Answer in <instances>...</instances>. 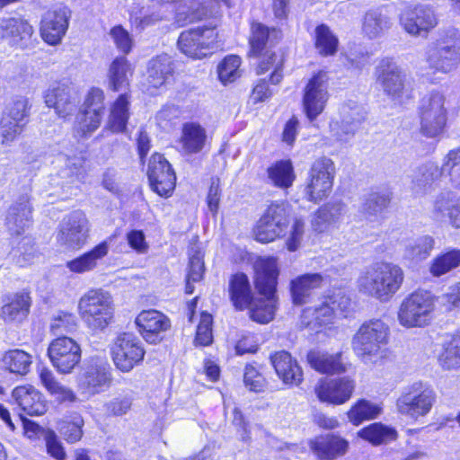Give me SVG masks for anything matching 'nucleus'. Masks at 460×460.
Here are the masks:
<instances>
[{
	"mask_svg": "<svg viewBox=\"0 0 460 460\" xmlns=\"http://www.w3.org/2000/svg\"><path fill=\"white\" fill-rule=\"evenodd\" d=\"M84 424V421L80 414L72 413L58 423V429L68 443H75L82 438Z\"/></svg>",
	"mask_w": 460,
	"mask_h": 460,
	"instance_id": "nucleus-49",
	"label": "nucleus"
},
{
	"mask_svg": "<svg viewBox=\"0 0 460 460\" xmlns=\"http://www.w3.org/2000/svg\"><path fill=\"white\" fill-rule=\"evenodd\" d=\"M427 67L432 73L447 74L460 63V30L449 28L430 45L426 54Z\"/></svg>",
	"mask_w": 460,
	"mask_h": 460,
	"instance_id": "nucleus-4",
	"label": "nucleus"
},
{
	"mask_svg": "<svg viewBox=\"0 0 460 460\" xmlns=\"http://www.w3.org/2000/svg\"><path fill=\"white\" fill-rule=\"evenodd\" d=\"M3 364L10 372L25 375L31 365V356L22 349H12L4 353Z\"/></svg>",
	"mask_w": 460,
	"mask_h": 460,
	"instance_id": "nucleus-47",
	"label": "nucleus"
},
{
	"mask_svg": "<svg viewBox=\"0 0 460 460\" xmlns=\"http://www.w3.org/2000/svg\"><path fill=\"white\" fill-rule=\"evenodd\" d=\"M335 173V166L331 158L322 156L317 158L312 164L309 176L315 178H323L333 181Z\"/></svg>",
	"mask_w": 460,
	"mask_h": 460,
	"instance_id": "nucleus-60",
	"label": "nucleus"
},
{
	"mask_svg": "<svg viewBox=\"0 0 460 460\" xmlns=\"http://www.w3.org/2000/svg\"><path fill=\"white\" fill-rule=\"evenodd\" d=\"M31 104L26 97L19 96L10 103L4 118H8L20 124L26 125L30 115Z\"/></svg>",
	"mask_w": 460,
	"mask_h": 460,
	"instance_id": "nucleus-56",
	"label": "nucleus"
},
{
	"mask_svg": "<svg viewBox=\"0 0 460 460\" xmlns=\"http://www.w3.org/2000/svg\"><path fill=\"white\" fill-rule=\"evenodd\" d=\"M245 386L252 392L260 393L266 386V380L252 366H246L243 374Z\"/></svg>",
	"mask_w": 460,
	"mask_h": 460,
	"instance_id": "nucleus-63",
	"label": "nucleus"
},
{
	"mask_svg": "<svg viewBox=\"0 0 460 460\" xmlns=\"http://www.w3.org/2000/svg\"><path fill=\"white\" fill-rule=\"evenodd\" d=\"M31 218V208L29 197L21 196L10 206L5 217V226L11 234L19 235L30 225Z\"/></svg>",
	"mask_w": 460,
	"mask_h": 460,
	"instance_id": "nucleus-26",
	"label": "nucleus"
},
{
	"mask_svg": "<svg viewBox=\"0 0 460 460\" xmlns=\"http://www.w3.org/2000/svg\"><path fill=\"white\" fill-rule=\"evenodd\" d=\"M390 203V197L385 193L372 192L365 199L361 212L370 221L376 220Z\"/></svg>",
	"mask_w": 460,
	"mask_h": 460,
	"instance_id": "nucleus-48",
	"label": "nucleus"
},
{
	"mask_svg": "<svg viewBox=\"0 0 460 460\" xmlns=\"http://www.w3.org/2000/svg\"><path fill=\"white\" fill-rule=\"evenodd\" d=\"M112 361L121 372H129L144 358L146 351L139 339L131 332L119 334L111 346Z\"/></svg>",
	"mask_w": 460,
	"mask_h": 460,
	"instance_id": "nucleus-10",
	"label": "nucleus"
},
{
	"mask_svg": "<svg viewBox=\"0 0 460 460\" xmlns=\"http://www.w3.org/2000/svg\"><path fill=\"white\" fill-rule=\"evenodd\" d=\"M433 245L434 241L430 236H420L406 245L404 257L410 261H423L429 256Z\"/></svg>",
	"mask_w": 460,
	"mask_h": 460,
	"instance_id": "nucleus-52",
	"label": "nucleus"
},
{
	"mask_svg": "<svg viewBox=\"0 0 460 460\" xmlns=\"http://www.w3.org/2000/svg\"><path fill=\"white\" fill-rule=\"evenodd\" d=\"M217 38V33L214 28L198 27L181 33L178 39V48L186 56L200 59L218 48Z\"/></svg>",
	"mask_w": 460,
	"mask_h": 460,
	"instance_id": "nucleus-11",
	"label": "nucleus"
},
{
	"mask_svg": "<svg viewBox=\"0 0 460 460\" xmlns=\"http://www.w3.org/2000/svg\"><path fill=\"white\" fill-rule=\"evenodd\" d=\"M212 323L213 318L210 314H201L195 339L199 344L208 346L212 342Z\"/></svg>",
	"mask_w": 460,
	"mask_h": 460,
	"instance_id": "nucleus-61",
	"label": "nucleus"
},
{
	"mask_svg": "<svg viewBox=\"0 0 460 460\" xmlns=\"http://www.w3.org/2000/svg\"><path fill=\"white\" fill-rule=\"evenodd\" d=\"M401 25L411 35H420L437 26L435 12L426 5H417L404 10L400 17Z\"/></svg>",
	"mask_w": 460,
	"mask_h": 460,
	"instance_id": "nucleus-20",
	"label": "nucleus"
},
{
	"mask_svg": "<svg viewBox=\"0 0 460 460\" xmlns=\"http://www.w3.org/2000/svg\"><path fill=\"white\" fill-rule=\"evenodd\" d=\"M206 138V130L199 124L189 122L183 125L181 144L186 154L200 152L204 147Z\"/></svg>",
	"mask_w": 460,
	"mask_h": 460,
	"instance_id": "nucleus-34",
	"label": "nucleus"
},
{
	"mask_svg": "<svg viewBox=\"0 0 460 460\" xmlns=\"http://www.w3.org/2000/svg\"><path fill=\"white\" fill-rule=\"evenodd\" d=\"M314 34V45L322 56H332L336 53L338 39L327 25H318L315 28Z\"/></svg>",
	"mask_w": 460,
	"mask_h": 460,
	"instance_id": "nucleus-50",
	"label": "nucleus"
},
{
	"mask_svg": "<svg viewBox=\"0 0 460 460\" xmlns=\"http://www.w3.org/2000/svg\"><path fill=\"white\" fill-rule=\"evenodd\" d=\"M111 383V366L105 358H91L79 379V387L87 396L103 392Z\"/></svg>",
	"mask_w": 460,
	"mask_h": 460,
	"instance_id": "nucleus-12",
	"label": "nucleus"
},
{
	"mask_svg": "<svg viewBox=\"0 0 460 460\" xmlns=\"http://www.w3.org/2000/svg\"><path fill=\"white\" fill-rule=\"evenodd\" d=\"M109 252V244L102 242L93 247L91 251L66 262V267L75 273H84L91 271L97 267L98 261L104 258Z\"/></svg>",
	"mask_w": 460,
	"mask_h": 460,
	"instance_id": "nucleus-32",
	"label": "nucleus"
},
{
	"mask_svg": "<svg viewBox=\"0 0 460 460\" xmlns=\"http://www.w3.org/2000/svg\"><path fill=\"white\" fill-rule=\"evenodd\" d=\"M173 63L167 54L152 58L147 66V82L149 86L159 88L172 75Z\"/></svg>",
	"mask_w": 460,
	"mask_h": 460,
	"instance_id": "nucleus-30",
	"label": "nucleus"
},
{
	"mask_svg": "<svg viewBox=\"0 0 460 460\" xmlns=\"http://www.w3.org/2000/svg\"><path fill=\"white\" fill-rule=\"evenodd\" d=\"M48 355L60 373L68 374L81 360V348L73 339L61 336L49 344Z\"/></svg>",
	"mask_w": 460,
	"mask_h": 460,
	"instance_id": "nucleus-16",
	"label": "nucleus"
},
{
	"mask_svg": "<svg viewBox=\"0 0 460 460\" xmlns=\"http://www.w3.org/2000/svg\"><path fill=\"white\" fill-rule=\"evenodd\" d=\"M270 361L284 384L297 386L302 383L303 371L290 353L285 350L278 351L270 356Z\"/></svg>",
	"mask_w": 460,
	"mask_h": 460,
	"instance_id": "nucleus-25",
	"label": "nucleus"
},
{
	"mask_svg": "<svg viewBox=\"0 0 460 460\" xmlns=\"http://www.w3.org/2000/svg\"><path fill=\"white\" fill-rule=\"evenodd\" d=\"M323 277L320 273H307L296 277L290 282L292 301L302 305L311 300L314 291L323 285Z\"/></svg>",
	"mask_w": 460,
	"mask_h": 460,
	"instance_id": "nucleus-27",
	"label": "nucleus"
},
{
	"mask_svg": "<svg viewBox=\"0 0 460 460\" xmlns=\"http://www.w3.org/2000/svg\"><path fill=\"white\" fill-rule=\"evenodd\" d=\"M80 316L92 331H102L113 318L112 298L102 289L88 290L78 302Z\"/></svg>",
	"mask_w": 460,
	"mask_h": 460,
	"instance_id": "nucleus-5",
	"label": "nucleus"
},
{
	"mask_svg": "<svg viewBox=\"0 0 460 460\" xmlns=\"http://www.w3.org/2000/svg\"><path fill=\"white\" fill-rule=\"evenodd\" d=\"M435 401L434 390L422 382H416L404 389L396 406L400 413L418 418L428 414Z\"/></svg>",
	"mask_w": 460,
	"mask_h": 460,
	"instance_id": "nucleus-9",
	"label": "nucleus"
},
{
	"mask_svg": "<svg viewBox=\"0 0 460 460\" xmlns=\"http://www.w3.org/2000/svg\"><path fill=\"white\" fill-rule=\"evenodd\" d=\"M241 59L237 56H228L218 65V77L223 84L234 82L240 76Z\"/></svg>",
	"mask_w": 460,
	"mask_h": 460,
	"instance_id": "nucleus-58",
	"label": "nucleus"
},
{
	"mask_svg": "<svg viewBox=\"0 0 460 460\" xmlns=\"http://www.w3.org/2000/svg\"><path fill=\"white\" fill-rule=\"evenodd\" d=\"M346 211V205L341 201H333L321 207L313 220V225L317 231H323L325 225L339 221Z\"/></svg>",
	"mask_w": 460,
	"mask_h": 460,
	"instance_id": "nucleus-42",
	"label": "nucleus"
},
{
	"mask_svg": "<svg viewBox=\"0 0 460 460\" xmlns=\"http://www.w3.org/2000/svg\"><path fill=\"white\" fill-rule=\"evenodd\" d=\"M147 176L152 190L161 197L172 193L176 176L169 162L160 154H154L148 164Z\"/></svg>",
	"mask_w": 460,
	"mask_h": 460,
	"instance_id": "nucleus-17",
	"label": "nucleus"
},
{
	"mask_svg": "<svg viewBox=\"0 0 460 460\" xmlns=\"http://www.w3.org/2000/svg\"><path fill=\"white\" fill-rule=\"evenodd\" d=\"M13 396L21 410L27 415L40 416L47 411L42 394L32 386L16 387L13 392Z\"/></svg>",
	"mask_w": 460,
	"mask_h": 460,
	"instance_id": "nucleus-28",
	"label": "nucleus"
},
{
	"mask_svg": "<svg viewBox=\"0 0 460 460\" xmlns=\"http://www.w3.org/2000/svg\"><path fill=\"white\" fill-rule=\"evenodd\" d=\"M104 93L100 88H93L84 101V109L89 112L87 118L91 119L90 124L84 125V130L97 129L100 127L104 113Z\"/></svg>",
	"mask_w": 460,
	"mask_h": 460,
	"instance_id": "nucleus-38",
	"label": "nucleus"
},
{
	"mask_svg": "<svg viewBox=\"0 0 460 460\" xmlns=\"http://www.w3.org/2000/svg\"><path fill=\"white\" fill-rule=\"evenodd\" d=\"M460 266V250H451L433 259L429 268L434 277H440Z\"/></svg>",
	"mask_w": 460,
	"mask_h": 460,
	"instance_id": "nucleus-51",
	"label": "nucleus"
},
{
	"mask_svg": "<svg viewBox=\"0 0 460 460\" xmlns=\"http://www.w3.org/2000/svg\"><path fill=\"white\" fill-rule=\"evenodd\" d=\"M135 323L143 338L149 343L161 341L160 333L171 326L169 318L157 310L142 311L136 318Z\"/></svg>",
	"mask_w": 460,
	"mask_h": 460,
	"instance_id": "nucleus-22",
	"label": "nucleus"
},
{
	"mask_svg": "<svg viewBox=\"0 0 460 460\" xmlns=\"http://www.w3.org/2000/svg\"><path fill=\"white\" fill-rule=\"evenodd\" d=\"M354 113L357 115L354 121H350L349 114L344 112V119L330 122V131L335 140L346 142L355 134L358 125L363 121V116L359 110H356Z\"/></svg>",
	"mask_w": 460,
	"mask_h": 460,
	"instance_id": "nucleus-44",
	"label": "nucleus"
},
{
	"mask_svg": "<svg viewBox=\"0 0 460 460\" xmlns=\"http://www.w3.org/2000/svg\"><path fill=\"white\" fill-rule=\"evenodd\" d=\"M128 97L126 93L120 94L111 109L108 119L109 128L115 133L124 132L129 118Z\"/></svg>",
	"mask_w": 460,
	"mask_h": 460,
	"instance_id": "nucleus-41",
	"label": "nucleus"
},
{
	"mask_svg": "<svg viewBox=\"0 0 460 460\" xmlns=\"http://www.w3.org/2000/svg\"><path fill=\"white\" fill-rule=\"evenodd\" d=\"M89 221L81 210L66 215L59 224L57 241L60 245L77 249L83 246L88 237Z\"/></svg>",
	"mask_w": 460,
	"mask_h": 460,
	"instance_id": "nucleus-13",
	"label": "nucleus"
},
{
	"mask_svg": "<svg viewBox=\"0 0 460 460\" xmlns=\"http://www.w3.org/2000/svg\"><path fill=\"white\" fill-rule=\"evenodd\" d=\"M77 325V318L74 314L61 311L52 318L50 331L54 335L61 337L64 333L75 332Z\"/></svg>",
	"mask_w": 460,
	"mask_h": 460,
	"instance_id": "nucleus-54",
	"label": "nucleus"
},
{
	"mask_svg": "<svg viewBox=\"0 0 460 460\" xmlns=\"http://www.w3.org/2000/svg\"><path fill=\"white\" fill-rule=\"evenodd\" d=\"M404 279L402 269L394 263L378 261L367 267L358 277V289L382 302L389 301Z\"/></svg>",
	"mask_w": 460,
	"mask_h": 460,
	"instance_id": "nucleus-2",
	"label": "nucleus"
},
{
	"mask_svg": "<svg viewBox=\"0 0 460 460\" xmlns=\"http://www.w3.org/2000/svg\"><path fill=\"white\" fill-rule=\"evenodd\" d=\"M293 219L292 207L287 202H273L268 206L254 230L261 243H270L285 236Z\"/></svg>",
	"mask_w": 460,
	"mask_h": 460,
	"instance_id": "nucleus-6",
	"label": "nucleus"
},
{
	"mask_svg": "<svg viewBox=\"0 0 460 460\" xmlns=\"http://www.w3.org/2000/svg\"><path fill=\"white\" fill-rule=\"evenodd\" d=\"M390 25L387 16L377 10H371L365 14L362 30L369 39H376L388 30Z\"/></svg>",
	"mask_w": 460,
	"mask_h": 460,
	"instance_id": "nucleus-46",
	"label": "nucleus"
},
{
	"mask_svg": "<svg viewBox=\"0 0 460 460\" xmlns=\"http://www.w3.org/2000/svg\"><path fill=\"white\" fill-rule=\"evenodd\" d=\"M133 68L125 57L116 58L108 71L109 86L115 92L128 88Z\"/></svg>",
	"mask_w": 460,
	"mask_h": 460,
	"instance_id": "nucleus-33",
	"label": "nucleus"
},
{
	"mask_svg": "<svg viewBox=\"0 0 460 460\" xmlns=\"http://www.w3.org/2000/svg\"><path fill=\"white\" fill-rule=\"evenodd\" d=\"M420 133L430 138L438 137L444 134L447 110L446 97L440 93H432L429 98L422 101L420 108Z\"/></svg>",
	"mask_w": 460,
	"mask_h": 460,
	"instance_id": "nucleus-8",
	"label": "nucleus"
},
{
	"mask_svg": "<svg viewBox=\"0 0 460 460\" xmlns=\"http://www.w3.org/2000/svg\"><path fill=\"white\" fill-rule=\"evenodd\" d=\"M333 181L321 178L310 177L307 182L305 193L307 199L314 202H319L325 199L332 189Z\"/></svg>",
	"mask_w": 460,
	"mask_h": 460,
	"instance_id": "nucleus-53",
	"label": "nucleus"
},
{
	"mask_svg": "<svg viewBox=\"0 0 460 460\" xmlns=\"http://www.w3.org/2000/svg\"><path fill=\"white\" fill-rule=\"evenodd\" d=\"M383 411L380 404L366 399L358 400L347 412L348 419L355 426L365 420L376 419Z\"/></svg>",
	"mask_w": 460,
	"mask_h": 460,
	"instance_id": "nucleus-40",
	"label": "nucleus"
},
{
	"mask_svg": "<svg viewBox=\"0 0 460 460\" xmlns=\"http://www.w3.org/2000/svg\"><path fill=\"white\" fill-rule=\"evenodd\" d=\"M284 57L281 53L266 51L257 67V74L262 75L270 72V81L272 84H278L283 78L282 68Z\"/></svg>",
	"mask_w": 460,
	"mask_h": 460,
	"instance_id": "nucleus-45",
	"label": "nucleus"
},
{
	"mask_svg": "<svg viewBox=\"0 0 460 460\" xmlns=\"http://www.w3.org/2000/svg\"><path fill=\"white\" fill-rule=\"evenodd\" d=\"M38 373L42 385L51 395L55 396L58 401L74 402L75 400V394L74 392L70 388L60 384L50 369L41 367L38 368Z\"/></svg>",
	"mask_w": 460,
	"mask_h": 460,
	"instance_id": "nucleus-36",
	"label": "nucleus"
},
{
	"mask_svg": "<svg viewBox=\"0 0 460 460\" xmlns=\"http://www.w3.org/2000/svg\"><path fill=\"white\" fill-rule=\"evenodd\" d=\"M376 81L387 95L395 98L402 93L404 75L398 66L389 60H382L376 67Z\"/></svg>",
	"mask_w": 460,
	"mask_h": 460,
	"instance_id": "nucleus-23",
	"label": "nucleus"
},
{
	"mask_svg": "<svg viewBox=\"0 0 460 460\" xmlns=\"http://www.w3.org/2000/svg\"><path fill=\"white\" fill-rule=\"evenodd\" d=\"M439 362L443 368L451 369L460 366V337L455 336L445 346L439 356Z\"/></svg>",
	"mask_w": 460,
	"mask_h": 460,
	"instance_id": "nucleus-55",
	"label": "nucleus"
},
{
	"mask_svg": "<svg viewBox=\"0 0 460 460\" xmlns=\"http://www.w3.org/2000/svg\"><path fill=\"white\" fill-rule=\"evenodd\" d=\"M229 294L237 310H244L251 305L253 294L249 279L244 273H236L232 276L229 281Z\"/></svg>",
	"mask_w": 460,
	"mask_h": 460,
	"instance_id": "nucleus-29",
	"label": "nucleus"
},
{
	"mask_svg": "<svg viewBox=\"0 0 460 460\" xmlns=\"http://www.w3.org/2000/svg\"><path fill=\"white\" fill-rule=\"evenodd\" d=\"M268 178L271 184L279 189H288L292 186L296 174L289 160H280L267 170Z\"/></svg>",
	"mask_w": 460,
	"mask_h": 460,
	"instance_id": "nucleus-39",
	"label": "nucleus"
},
{
	"mask_svg": "<svg viewBox=\"0 0 460 460\" xmlns=\"http://www.w3.org/2000/svg\"><path fill=\"white\" fill-rule=\"evenodd\" d=\"M390 328L380 319L364 322L352 337L355 355L364 364H378L386 357Z\"/></svg>",
	"mask_w": 460,
	"mask_h": 460,
	"instance_id": "nucleus-3",
	"label": "nucleus"
},
{
	"mask_svg": "<svg viewBox=\"0 0 460 460\" xmlns=\"http://www.w3.org/2000/svg\"><path fill=\"white\" fill-rule=\"evenodd\" d=\"M31 297L26 293L15 294L9 303L3 305L0 317L6 323H20L28 316Z\"/></svg>",
	"mask_w": 460,
	"mask_h": 460,
	"instance_id": "nucleus-31",
	"label": "nucleus"
},
{
	"mask_svg": "<svg viewBox=\"0 0 460 460\" xmlns=\"http://www.w3.org/2000/svg\"><path fill=\"white\" fill-rule=\"evenodd\" d=\"M310 448L319 460H334L347 453L349 442L339 436L329 434L311 440Z\"/></svg>",
	"mask_w": 460,
	"mask_h": 460,
	"instance_id": "nucleus-24",
	"label": "nucleus"
},
{
	"mask_svg": "<svg viewBox=\"0 0 460 460\" xmlns=\"http://www.w3.org/2000/svg\"><path fill=\"white\" fill-rule=\"evenodd\" d=\"M460 198H456V196L451 191L440 193L438 196H437L434 201L433 213L436 215V217L445 215L449 217V212H451L455 203Z\"/></svg>",
	"mask_w": 460,
	"mask_h": 460,
	"instance_id": "nucleus-62",
	"label": "nucleus"
},
{
	"mask_svg": "<svg viewBox=\"0 0 460 460\" xmlns=\"http://www.w3.org/2000/svg\"><path fill=\"white\" fill-rule=\"evenodd\" d=\"M46 105L56 114L66 119L74 114L80 102L76 91L68 84L58 83L50 86L44 95Z\"/></svg>",
	"mask_w": 460,
	"mask_h": 460,
	"instance_id": "nucleus-18",
	"label": "nucleus"
},
{
	"mask_svg": "<svg viewBox=\"0 0 460 460\" xmlns=\"http://www.w3.org/2000/svg\"><path fill=\"white\" fill-rule=\"evenodd\" d=\"M434 301L427 291H416L402 300L397 314L400 324L406 328L427 325L434 311Z\"/></svg>",
	"mask_w": 460,
	"mask_h": 460,
	"instance_id": "nucleus-7",
	"label": "nucleus"
},
{
	"mask_svg": "<svg viewBox=\"0 0 460 460\" xmlns=\"http://www.w3.org/2000/svg\"><path fill=\"white\" fill-rule=\"evenodd\" d=\"M307 358L311 367L320 373L336 374L345 371L341 353L331 355L321 352H310Z\"/></svg>",
	"mask_w": 460,
	"mask_h": 460,
	"instance_id": "nucleus-37",
	"label": "nucleus"
},
{
	"mask_svg": "<svg viewBox=\"0 0 460 460\" xmlns=\"http://www.w3.org/2000/svg\"><path fill=\"white\" fill-rule=\"evenodd\" d=\"M32 26L22 17H4L0 20V41L24 48L33 34Z\"/></svg>",
	"mask_w": 460,
	"mask_h": 460,
	"instance_id": "nucleus-21",
	"label": "nucleus"
},
{
	"mask_svg": "<svg viewBox=\"0 0 460 460\" xmlns=\"http://www.w3.org/2000/svg\"><path fill=\"white\" fill-rule=\"evenodd\" d=\"M442 166L443 172L449 176L451 183L460 188V147L448 152Z\"/></svg>",
	"mask_w": 460,
	"mask_h": 460,
	"instance_id": "nucleus-57",
	"label": "nucleus"
},
{
	"mask_svg": "<svg viewBox=\"0 0 460 460\" xmlns=\"http://www.w3.org/2000/svg\"><path fill=\"white\" fill-rule=\"evenodd\" d=\"M328 75L319 71L306 84L304 90L303 107L307 118L312 121L324 110L328 101Z\"/></svg>",
	"mask_w": 460,
	"mask_h": 460,
	"instance_id": "nucleus-14",
	"label": "nucleus"
},
{
	"mask_svg": "<svg viewBox=\"0 0 460 460\" xmlns=\"http://www.w3.org/2000/svg\"><path fill=\"white\" fill-rule=\"evenodd\" d=\"M254 284L264 298L252 300L248 306L250 317L260 323H267L274 317L277 307L276 289L278 284V265L274 258H259L254 263Z\"/></svg>",
	"mask_w": 460,
	"mask_h": 460,
	"instance_id": "nucleus-1",
	"label": "nucleus"
},
{
	"mask_svg": "<svg viewBox=\"0 0 460 460\" xmlns=\"http://www.w3.org/2000/svg\"><path fill=\"white\" fill-rule=\"evenodd\" d=\"M358 436L372 445L377 446L394 440L397 432L394 429L381 422H375L358 430Z\"/></svg>",
	"mask_w": 460,
	"mask_h": 460,
	"instance_id": "nucleus-43",
	"label": "nucleus"
},
{
	"mask_svg": "<svg viewBox=\"0 0 460 460\" xmlns=\"http://www.w3.org/2000/svg\"><path fill=\"white\" fill-rule=\"evenodd\" d=\"M71 11L67 6L58 5L45 12L40 21V36L51 46L59 44L66 33Z\"/></svg>",
	"mask_w": 460,
	"mask_h": 460,
	"instance_id": "nucleus-15",
	"label": "nucleus"
},
{
	"mask_svg": "<svg viewBox=\"0 0 460 460\" xmlns=\"http://www.w3.org/2000/svg\"><path fill=\"white\" fill-rule=\"evenodd\" d=\"M25 125L20 124L9 119L8 118L3 117L0 124V134L2 137L3 144H9L13 142L17 136H19Z\"/></svg>",
	"mask_w": 460,
	"mask_h": 460,
	"instance_id": "nucleus-64",
	"label": "nucleus"
},
{
	"mask_svg": "<svg viewBox=\"0 0 460 460\" xmlns=\"http://www.w3.org/2000/svg\"><path fill=\"white\" fill-rule=\"evenodd\" d=\"M442 175H446L443 172V166L439 168L434 163H427L420 166L414 172L412 177V189L416 193H423Z\"/></svg>",
	"mask_w": 460,
	"mask_h": 460,
	"instance_id": "nucleus-35",
	"label": "nucleus"
},
{
	"mask_svg": "<svg viewBox=\"0 0 460 460\" xmlns=\"http://www.w3.org/2000/svg\"><path fill=\"white\" fill-rule=\"evenodd\" d=\"M355 386V380L349 376L323 379L316 385L315 393L321 402L342 404L349 400Z\"/></svg>",
	"mask_w": 460,
	"mask_h": 460,
	"instance_id": "nucleus-19",
	"label": "nucleus"
},
{
	"mask_svg": "<svg viewBox=\"0 0 460 460\" xmlns=\"http://www.w3.org/2000/svg\"><path fill=\"white\" fill-rule=\"evenodd\" d=\"M270 35V29L261 23H252V35L250 37L251 52L253 55L260 54L266 47Z\"/></svg>",
	"mask_w": 460,
	"mask_h": 460,
	"instance_id": "nucleus-59",
	"label": "nucleus"
}]
</instances>
